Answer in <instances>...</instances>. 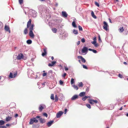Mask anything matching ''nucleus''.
Returning a JSON list of instances; mask_svg holds the SVG:
<instances>
[{
    "instance_id": "nucleus-1",
    "label": "nucleus",
    "mask_w": 128,
    "mask_h": 128,
    "mask_svg": "<svg viewBox=\"0 0 128 128\" xmlns=\"http://www.w3.org/2000/svg\"><path fill=\"white\" fill-rule=\"evenodd\" d=\"M31 19H30L27 23V28H29L30 30L29 36L31 38H34V36L32 31L34 29V25L33 24H31Z\"/></svg>"
},
{
    "instance_id": "nucleus-2",
    "label": "nucleus",
    "mask_w": 128,
    "mask_h": 128,
    "mask_svg": "<svg viewBox=\"0 0 128 128\" xmlns=\"http://www.w3.org/2000/svg\"><path fill=\"white\" fill-rule=\"evenodd\" d=\"M40 118V116H37L36 118H31L30 120V121L29 123V124H32L34 122L36 123H38V120L36 119V118Z\"/></svg>"
},
{
    "instance_id": "nucleus-3",
    "label": "nucleus",
    "mask_w": 128,
    "mask_h": 128,
    "mask_svg": "<svg viewBox=\"0 0 128 128\" xmlns=\"http://www.w3.org/2000/svg\"><path fill=\"white\" fill-rule=\"evenodd\" d=\"M16 58L18 60L21 59L26 60L27 58L24 56L21 53L18 54L17 57H16Z\"/></svg>"
},
{
    "instance_id": "nucleus-4",
    "label": "nucleus",
    "mask_w": 128,
    "mask_h": 128,
    "mask_svg": "<svg viewBox=\"0 0 128 128\" xmlns=\"http://www.w3.org/2000/svg\"><path fill=\"white\" fill-rule=\"evenodd\" d=\"M88 48H82L81 50H80L79 52L80 54H86L88 50Z\"/></svg>"
},
{
    "instance_id": "nucleus-5",
    "label": "nucleus",
    "mask_w": 128,
    "mask_h": 128,
    "mask_svg": "<svg viewBox=\"0 0 128 128\" xmlns=\"http://www.w3.org/2000/svg\"><path fill=\"white\" fill-rule=\"evenodd\" d=\"M103 23L104 24V26H103V28L106 31L108 30V25L107 23L105 21H104Z\"/></svg>"
},
{
    "instance_id": "nucleus-6",
    "label": "nucleus",
    "mask_w": 128,
    "mask_h": 128,
    "mask_svg": "<svg viewBox=\"0 0 128 128\" xmlns=\"http://www.w3.org/2000/svg\"><path fill=\"white\" fill-rule=\"evenodd\" d=\"M30 14L33 17L35 18L36 16V12L34 10H32L30 12Z\"/></svg>"
},
{
    "instance_id": "nucleus-7",
    "label": "nucleus",
    "mask_w": 128,
    "mask_h": 128,
    "mask_svg": "<svg viewBox=\"0 0 128 128\" xmlns=\"http://www.w3.org/2000/svg\"><path fill=\"white\" fill-rule=\"evenodd\" d=\"M89 102L91 104H93L94 103H96L98 102V101L96 100H94L92 99H88Z\"/></svg>"
},
{
    "instance_id": "nucleus-8",
    "label": "nucleus",
    "mask_w": 128,
    "mask_h": 128,
    "mask_svg": "<svg viewBox=\"0 0 128 128\" xmlns=\"http://www.w3.org/2000/svg\"><path fill=\"white\" fill-rule=\"evenodd\" d=\"M63 112L62 111H60L56 114V117L57 118H60Z\"/></svg>"
},
{
    "instance_id": "nucleus-9",
    "label": "nucleus",
    "mask_w": 128,
    "mask_h": 128,
    "mask_svg": "<svg viewBox=\"0 0 128 128\" xmlns=\"http://www.w3.org/2000/svg\"><path fill=\"white\" fill-rule=\"evenodd\" d=\"M45 106L43 104L40 105L39 106L38 108V109L41 112L42 110L44 108V107Z\"/></svg>"
},
{
    "instance_id": "nucleus-10",
    "label": "nucleus",
    "mask_w": 128,
    "mask_h": 128,
    "mask_svg": "<svg viewBox=\"0 0 128 128\" xmlns=\"http://www.w3.org/2000/svg\"><path fill=\"white\" fill-rule=\"evenodd\" d=\"M16 76V74L14 73L13 75L12 72H10L9 76V78H14Z\"/></svg>"
},
{
    "instance_id": "nucleus-11",
    "label": "nucleus",
    "mask_w": 128,
    "mask_h": 128,
    "mask_svg": "<svg viewBox=\"0 0 128 128\" xmlns=\"http://www.w3.org/2000/svg\"><path fill=\"white\" fill-rule=\"evenodd\" d=\"M78 59H81V61L82 62L85 63L86 62V60L83 58L81 56H78Z\"/></svg>"
},
{
    "instance_id": "nucleus-12",
    "label": "nucleus",
    "mask_w": 128,
    "mask_h": 128,
    "mask_svg": "<svg viewBox=\"0 0 128 128\" xmlns=\"http://www.w3.org/2000/svg\"><path fill=\"white\" fill-rule=\"evenodd\" d=\"M62 16L64 18L67 17L68 16V14L65 12H62Z\"/></svg>"
},
{
    "instance_id": "nucleus-13",
    "label": "nucleus",
    "mask_w": 128,
    "mask_h": 128,
    "mask_svg": "<svg viewBox=\"0 0 128 128\" xmlns=\"http://www.w3.org/2000/svg\"><path fill=\"white\" fill-rule=\"evenodd\" d=\"M39 118V120L40 123L43 124L45 122L46 120L44 119L40 118V117Z\"/></svg>"
},
{
    "instance_id": "nucleus-14",
    "label": "nucleus",
    "mask_w": 128,
    "mask_h": 128,
    "mask_svg": "<svg viewBox=\"0 0 128 128\" xmlns=\"http://www.w3.org/2000/svg\"><path fill=\"white\" fill-rule=\"evenodd\" d=\"M4 29L6 31L8 32L9 33H10V30L8 26L6 25H5V26Z\"/></svg>"
},
{
    "instance_id": "nucleus-15",
    "label": "nucleus",
    "mask_w": 128,
    "mask_h": 128,
    "mask_svg": "<svg viewBox=\"0 0 128 128\" xmlns=\"http://www.w3.org/2000/svg\"><path fill=\"white\" fill-rule=\"evenodd\" d=\"M78 98V96L77 95H75L74 96L71 98V100H74L77 98Z\"/></svg>"
},
{
    "instance_id": "nucleus-16",
    "label": "nucleus",
    "mask_w": 128,
    "mask_h": 128,
    "mask_svg": "<svg viewBox=\"0 0 128 128\" xmlns=\"http://www.w3.org/2000/svg\"><path fill=\"white\" fill-rule=\"evenodd\" d=\"M44 52L42 53V56H46V54L47 52L46 48H44Z\"/></svg>"
},
{
    "instance_id": "nucleus-17",
    "label": "nucleus",
    "mask_w": 128,
    "mask_h": 128,
    "mask_svg": "<svg viewBox=\"0 0 128 128\" xmlns=\"http://www.w3.org/2000/svg\"><path fill=\"white\" fill-rule=\"evenodd\" d=\"M92 44H93L96 47H97L98 46V45L96 43V41H93L91 42Z\"/></svg>"
},
{
    "instance_id": "nucleus-18",
    "label": "nucleus",
    "mask_w": 128,
    "mask_h": 128,
    "mask_svg": "<svg viewBox=\"0 0 128 128\" xmlns=\"http://www.w3.org/2000/svg\"><path fill=\"white\" fill-rule=\"evenodd\" d=\"M54 121H50L49 122L47 123V125L48 127L50 126L52 123Z\"/></svg>"
},
{
    "instance_id": "nucleus-19",
    "label": "nucleus",
    "mask_w": 128,
    "mask_h": 128,
    "mask_svg": "<svg viewBox=\"0 0 128 128\" xmlns=\"http://www.w3.org/2000/svg\"><path fill=\"white\" fill-rule=\"evenodd\" d=\"M91 14L92 16L94 18H96V16L94 15V12L92 11L91 13Z\"/></svg>"
},
{
    "instance_id": "nucleus-20",
    "label": "nucleus",
    "mask_w": 128,
    "mask_h": 128,
    "mask_svg": "<svg viewBox=\"0 0 128 128\" xmlns=\"http://www.w3.org/2000/svg\"><path fill=\"white\" fill-rule=\"evenodd\" d=\"M86 94L85 92H80L79 95L80 96H84V95H85Z\"/></svg>"
},
{
    "instance_id": "nucleus-21",
    "label": "nucleus",
    "mask_w": 128,
    "mask_h": 128,
    "mask_svg": "<svg viewBox=\"0 0 128 128\" xmlns=\"http://www.w3.org/2000/svg\"><path fill=\"white\" fill-rule=\"evenodd\" d=\"M124 29L123 27L120 28L119 29V30L120 32H122L124 31Z\"/></svg>"
},
{
    "instance_id": "nucleus-22",
    "label": "nucleus",
    "mask_w": 128,
    "mask_h": 128,
    "mask_svg": "<svg viewBox=\"0 0 128 128\" xmlns=\"http://www.w3.org/2000/svg\"><path fill=\"white\" fill-rule=\"evenodd\" d=\"M72 25L74 28H76L77 27V26L76 24L75 21H74L72 23Z\"/></svg>"
},
{
    "instance_id": "nucleus-23",
    "label": "nucleus",
    "mask_w": 128,
    "mask_h": 128,
    "mask_svg": "<svg viewBox=\"0 0 128 128\" xmlns=\"http://www.w3.org/2000/svg\"><path fill=\"white\" fill-rule=\"evenodd\" d=\"M88 98H90L89 96H85L84 97L82 98V100L84 101H85L86 99Z\"/></svg>"
},
{
    "instance_id": "nucleus-24",
    "label": "nucleus",
    "mask_w": 128,
    "mask_h": 128,
    "mask_svg": "<svg viewBox=\"0 0 128 128\" xmlns=\"http://www.w3.org/2000/svg\"><path fill=\"white\" fill-rule=\"evenodd\" d=\"M88 50L92 51L94 53H96L97 52V51L96 50L92 49L91 48H88Z\"/></svg>"
},
{
    "instance_id": "nucleus-25",
    "label": "nucleus",
    "mask_w": 128,
    "mask_h": 128,
    "mask_svg": "<svg viewBox=\"0 0 128 128\" xmlns=\"http://www.w3.org/2000/svg\"><path fill=\"white\" fill-rule=\"evenodd\" d=\"M5 123V122L2 120H0V125H3Z\"/></svg>"
},
{
    "instance_id": "nucleus-26",
    "label": "nucleus",
    "mask_w": 128,
    "mask_h": 128,
    "mask_svg": "<svg viewBox=\"0 0 128 128\" xmlns=\"http://www.w3.org/2000/svg\"><path fill=\"white\" fill-rule=\"evenodd\" d=\"M27 43L28 44H30L32 43V42L31 40H28L26 41Z\"/></svg>"
},
{
    "instance_id": "nucleus-27",
    "label": "nucleus",
    "mask_w": 128,
    "mask_h": 128,
    "mask_svg": "<svg viewBox=\"0 0 128 128\" xmlns=\"http://www.w3.org/2000/svg\"><path fill=\"white\" fill-rule=\"evenodd\" d=\"M73 33L75 34H78V32L77 30L74 29L73 30Z\"/></svg>"
},
{
    "instance_id": "nucleus-28",
    "label": "nucleus",
    "mask_w": 128,
    "mask_h": 128,
    "mask_svg": "<svg viewBox=\"0 0 128 128\" xmlns=\"http://www.w3.org/2000/svg\"><path fill=\"white\" fill-rule=\"evenodd\" d=\"M52 31L54 33H56L57 31V29L55 28H53L52 29Z\"/></svg>"
},
{
    "instance_id": "nucleus-29",
    "label": "nucleus",
    "mask_w": 128,
    "mask_h": 128,
    "mask_svg": "<svg viewBox=\"0 0 128 128\" xmlns=\"http://www.w3.org/2000/svg\"><path fill=\"white\" fill-rule=\"evenodd\" d=\"M55 102H57L58 100V96L57 95H56L55 96Z\"/></svg>"
},
{
    "instance_id": "nucleus-30",
    "label": "nucleus",
    "mask_w": 128,
    "mask_h": 128,
    "mask_svg": "<svg viewBox=\"0 0 128 128\" xmlns=\"http://www.w3.org/2000/svg\"><path fill=\"white\" fill-rule=\"evenodd\" d=\"M11 118L10 117L8 116L7 117H6V121L8 122L10 120Z\"/></svg>"
},
{
    "instance_id": "nucleus-31",
    "label": "nucleus",
    "mask_w": 128,
    "mask_h": 128,
    "mask_svg": "<svg viewBox=\"0 0 128 128\" xmlns=\"http://www.w3.org/2000/svg\"><path fill=\"white\" fill-rule=\"evenodd\" d=\"M27 28H26L24 31V33L25 34H26L28 33V30Z\"/></svg>"
},
{
    "instance_id": "nucleus-32",
    "label": "nucleus",
    "mask_w": 128,
    "mask_h": 128,
    "mask_svg": "<svg viewBox=\"0 0 128 128\" xmlns=\"http://www.w3.org/2000/svg\"><path fill=\"white\" fill-rule=\"evenodd\" d=\"M3 24L2 22H0V30L2 29L3 27Z\"/></svg>"
},
{
    "instance_id": "nucleus-33",
    "label": "nucleus",
    "mask_w": 128,
    "mask_h": 128,
    "mask_svg": "<svg viewBox=\"0 0 128 128\" xmlns=\"http://www.w3.org/2000/svg\"><path fill=\"white\" fill-rule=\"evenodd\" d=\"M74 79L72 78L71 80V84H72L74 83Z\"/></svg>"
},
{
    "instance_id": "nucleus-34",
    "label": "nucleus",
    "mask_w": 128,
    "mask_h": 128,
    "mask_svg": "<svg viewBox=\"0 0 128 128\" xmlns=\"http://www.w3.org/2000/svg\"><path fill=\"white\" fill-rule=\"evenodd\" d=\"M78 86L80 87H82L83 86V84L82 82H80L79 83Z\"/></svg>"
},
{
    "instance_id": "nucleus-35",
    "label": "nucleus",
    "mask_w": 128,
    "mask_h": 128,
    "mask_svg": "<svg viewBox=\"0 0 128 128\" xmlns=\"http://www.w3.org/2000/svg\"><path fill=\"white\" fill-rule=\"evenodd\" d=\"M50 98L52 100L54 99V94H52L51 95Z\"/></svg>"
},
{
    "instance_id": "nucleus-36",
    "label": "nucleus",
    "mask_w": 128,
    "mask_h": 128,
    "mask_svg": "<svg viewBox=\"0 0 128 128\" xmlns=\"http://www.w3.org/2000/svg\"><path fill=\"white\" fill-rule=\"evenodd\" d=\"M78 28H79V30L80 31H82V27L80 26H78Z\"/></svg>"
},
{
    "instance_id": "nucleus-37",
    "label": "nucleus",
    "mask_w": 128,
    "mask_h": 128,
    "mask_svg": "<svg viewBox=\"0 0 128 128\" xmlns=\"http://www.w3.org/2000/svg\"><path fill=\"white\" fill-rule=\"evenodd\" d=\"M73 87L76 90H78V88L77 86H75V85H74L73 86Z\"/></svg>"
},
{
    "instance_id": "nucleus-38",
    "label": "nucleus",
    "mask_w": 128,
    "mask_h": 128,
    "mask_svg": "<svg viewBox=\"0 0 128 128\" xmlns=\"http://www.w3.org/2000/svg\"><path fill=\"white\" fill-rule=\"evenodd\" d=\"M86 106H87L88 108H89L90 109L91 108V106L90 104H86Z\"/></svg>"
},
{
    "instance_id": "nucleus-39",
    "label": "nucleus",
    "mask_w": 128,
    "mask_h": 128,
    "mask_svg": "<svg viewBox=\"0 0 128 128\" xmlns=\"http://www.w3.org/2000/svg\"><path fill=\"white\" fill-rule=\"evenodd\" d=\"M95 5L97 6L98 7H99L100 6V5L99 3L97 2H95Z\"/></svg>"
},
{
    "instance_id": "nucleus-40",
    "label": "nucleus",
    "mask_w": 128,
    "mask_h": 128,
    "mask_svg": "<svg viewBox=\"0 0 128 128\" xmlns=\"http://www.w3.org/2000/svg\"><path fill=\"white\" fill-rule=\"evenodd\" d=\"M82 67L86 69H88L87 66L85 65H82Z\"/></svg>"
},
{
    "instance_id": "nucleus-41",
    "label": "nucleus",
    "mask_w": 128,
    "mask_h": 128,
    "mask_svg": "<svg viewBox=\"0 0 128 128\" xmlns=\"http://www.w3.org/2000/svg\"><path fill=\"white\" fill-rule=\"evenodd\" d=\"M59 83L60 85H62L63 83V82L62 80H60L59 81Z\"/></svg>"
},
{
    "instance_id": "nucleus-42",
    "label": "nucleus",
    "mask_w": 128,
    "mask_h": 128,
    "mask_svg": "<svg viewBox=\"0 0 128 128\" xmlns=\"http://www.w3.org/2000/svg\"><path fill=\"white\" fill-rule=\"evenodd\" d=\"M19 2L20 4H21L23 2V0H19Z\"/></svg>"
},
{
    "instance_id": "nucleus-43",
    "label": "nucleus",
    "mask_w": 128,
    "mask_h": 128,
    "mask_svg": "<svg viewBox=\"0 0 128 128\" xmlns=\"http://www.w3.org/2000/svg\"><path fill=\"white\" fill-rule=\"evenodd\" d=\"M43 115L44 116H45L46 117H48V114L46 113H43Z\"/></svg>"
},
{
    "instance_id": "nucleus-44",
    "label": "nucleus",
    "mask_w": 128,
    "mask_h": 128,
    "mask_svg": "<svg viewBox=\"0 0 128 128\" xmlns=\"http://www.w3.org/2000/svg\"><path fill=\"white\" fill-rule=\"evenodd\" d=\"M56 63V61H53L52 62V64L53 65H54V64H55Z\"/></svg>"
},
{
    "instance_id": "nucleus-45",
    "label": "nucleus",
    "mask_w": 128,
    "mask_h": 128,
    "mask_svg": "<svg viewBox=\"0 0 128 128\" xmlns=\"http://www.w3.org/2000/svg\"><path fill=\"white\" fill-rule=\"evenodd\" d=\"M118 76L120 78H122L123 77L120 74H118Z\"/></svg>"
},
{
    "instance_id": "nucleus-46",
    "label": "nucleus",
    "mask_w": 128,
    "mask_h": 128,
    "mask_svg": "<svg viewBox=\"0 0 128 128\" xmlns=\"http://www.w3.org/2000/svg\"><path fill=\"white\" fill-rule=\"evenodd\" d=\"M47 74V73H44L42 74V76H46Z\"/></svg>"
},
{
    "instance_id": "nucleus-47",
    "label": "nucleus",
    "mask_w": 128,
    "mask_h": 128,
    "mask_svg": "<svg viewBox=\"0 0 128 128\" xmlns=\"http://www.w3.org/2000/svg\"><path fill=\"white\" fill-rule=\"evenodd\" d=\"M81 41L82 42H85V40L84 39V38H82L81 39Z\"/></svg>"
},
{
    "instance_id": "nucleus-48",
    "label": "nucleus",
    "mask_w": 128,
    "mask_h": 128,
    "mask_svg": "<svg viewBox=\"0 0 128 128\" xmlns=\"http://www.w3.org/2000/svg\"><path fill=\"white\" fill-rule=\"evenodd\" d=\"M66 75V73H64V74L62 75V76L63 78H65Z\"/></svg>"
},
{
    "instance_id": "nucleus-49",
    "label": "nucleus",
    "mask_w": 128,
    "mask_h": 128,
    "mask_svg": "<svg viewBox=\"0 0 128 128\" xmlns=\"http://www.w3.org/2000/svg\"><path fill=\"white\" fill-rule=\"evenodd\" d=\"M0 128H6L5 126H0Z\"/></svg>"
},
{
    "instance_id": "nucleus-50",
    "label": "nucleus",
    "mask_w": 128,
    "mask_h": 128,
    "mask_svg": "<svg viewBox=\"0 0 128 128\" xmlns=\"http://www.w3.org/2000/svg\"><path fill=\"white\" fill-rule=\"evenodd\" d=\"M67 109L66 108L64 110V114H66L67 112Z\"/></svg>"
},
{
    "instance_id": "nucleus-51",
    "label": "nucleus",
    "mask_w": 128,
    "mask_h": 128,
    "mask_svg": "<svg viewBox=\"0 0 128 128\" xmlns=\"http://www.w3.org/2000/svg\"><path fill=\"white\" fill-rule=\"evenodd\" d=\"M48 66H53V65L52 64H48Z\"/></svg>"
},
{
    "instance_id": "nucleus-52",
    "label": "nucleus",
    "mask_w": 128,
    "mask_h": 128,
    "mask_svg": "<svg viewBox=\"0 0 128 128\" xmlns=\"http://www.w3.org/2000/svg\"><path fill=\"white\" fill-rule=\"evenodd\" d=\"M110 106H112V108H110V106L109 107V108H110V110H112V109L114 108V106H113V105H112H112H110Z\"/></svg>"
},
{
    "instance_id": "nucleus-53",
    "label": "nucleus",
    "mask_w": 128,
    "mask_h": 128,
    "mask_svg": "<svg viewBox=\"0 0 128 128\" xmlns=\"http://www.w3.org/2000/svg\"><path fill=\"white\" fill-rule=\"evenodd\" d=\"M93 40L94 41H96V37H95L94 38H93Z\"/></svg>"
},
{
    "instance_id": "nucleus-54",
    "label": "nucleus",
    "mask_w": 128,
    "mask_h": 128,
    "mask_svg": "<svg viewBox=\"0 0 128 128\" xmlns=\"http://www.w3.org/2000/svg\"><path fill=\"white\" fill-rule=\"evenodd\" d=\"M80 43V42L79 41H78L77 43V45H79Z\"/></svg>"
},
{
    "instance_id": "nucleus-55",
    "label": "nucleus",
    "mask_w": 128,
    "mask_h": 128,
    "mask_svg": "<svg viewBox=\"0 0 128 128\" xmlns=\"http://www.w3.org/2000/svg\"><path fill=\"white\" fill-rule=\"evenodd\" d=\"M65 70L66 71L68 70V68L67 67H65Z\"/></svg>"
},
{
    "instance_id": "nucleus-56",
    "label": "nucleus",
    "mask_w": 128,
    "mask_h": 128,
    "mask_svg": "<svg viewBox=\"0 0 128 128\" xmlns=\"http://www.w3.org/2000/svg\"><path fill=\"white\" fill-rule=\"evenodd\" d=\"M98 40L100 41L101 40L100 36H98Z\"/></svg>"
},
{
    "instance_id": "nucleus-57",
    "label": "nucleus",
    "mask_w": 128,
    "mask_h": 128,
    "mask_svg": "<svg viewBox=\"0 0 128 128\" xmlns=\"http://www.w3.org/2000/svg\"><path fill=\"white\" fill-rule=\"evenodd\" d=\"M108 20H109V21L110 22L112 23V21H111V19L110 18H109Z\"/></svg>"
},
{
    "instance_id": "nucleus-58",
    "label": "nucleus",
    "mask_w": 128,
    "mask_h": 128,
    "mask_svg": "<svg viewBox=\"0 0 128 128\" xmlns=\"http://www.w3.org/2000/svg\"><path fill=\"white\" fill-rule=\"evenodd\" d=\"M124 64L126 65H127V63H126V62H124Z\"/></svg>"
},
{
    "instance_id": "nucleus-59",
    "label": "nucleus",
    "mask_w": 128,
    "mask_h": 128,
    "mask_svg": "<svg viewBox=\"0 0 128 128\" xmlns=\"http://www.w3.org/2000/svg\"><path fill=\"white\" fill-rule=\"evenodd\" d=\"M122 106L120 109V110H122Z\"/></svg>"
},
{
    "instance_id": "nucleus-60",
    "label": "nucleus",
    "mask_w": 128,
    "mask_h": 128,
    "mask_svg": "<svg viewBox=\"0 0 128 128\" xmlns=\"http://www.w3.org/2000/svg\"><path fill=\"white\" fill-rule=\"evenodd\" d=\"M51 59L52 60H53L54 59V58L53 56H52L51 57Z\"/></svg>"
},
{
    "instance_id": "nucleus-61",
    "label": "nucleus",
    "mask_w": 128,
    "mask_h": 128,
    "mask_svg": "<svg viewBox=\"0 0 128 128\" xmlns=\"http://www.w3.org/2000/svg\"><path fill=\"white\" fill-rule=\"evenodd\" d=\"M6 126H9V124H6Z\"/></svg>"
},
{
    "instance_id": "nucleus-62",
    "label": "nucleus",
    "mask_w": 128,
    "mask_h": 128,
    "mask_svg": "<svg viewBox=\"0 0 128 128\" xmlns=\"http://www.w3.org/2000/svg\"><path fill=\"white\" fill-rule=\"evenodd\" d=\"M78 61L80 63H81L80 60H78Z\"/></svg>"
},
{
    "instance_id": "nucleus-63",
    "label": "nucleus",
    "mask_w": 128,
    "mask_h": 128,
    "mask_svg": "<svg viewBox=\"0 0 128 128\" xmlns=\"http://www.w3.org/2000/svg\"><path fill=\"white\" fill-rule=\"evenodd\" d=\"M126 116H128V113H127L126 114Z\"/></svg>"
},
{
    "instance_id": "nucleus-64",
    "label": "nucleus",
    "mask_w": 128,
    "mask_h": 128,
    "mask_svg": "<svg viewBox=\"0 0 128 128\" xmlns=\"http://www.w3.org/2000/svg\"><path fill=\"white\" fill-rule=\"evenodd\" d=\"M83 48H87L86 47V46H84V47Z\"/></svg>"
}]
</instances>
